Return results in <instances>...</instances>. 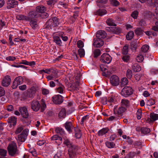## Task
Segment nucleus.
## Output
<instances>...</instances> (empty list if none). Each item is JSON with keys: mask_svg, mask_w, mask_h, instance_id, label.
<instances>
[{"mask_svg": "<svg viewBox=\"0 0 158 158\" xmlns=\"http://www.w3.org/2000/svg\"><path fill=\"white\" fill-rule=\"evenodd\" d=\"M41 105L39 102L36 100H33L31 102V109L35 112L37 111L40 108L41 111L43 112L46 108V105L44 100L42 99L41 100Z\"/></svg>", "mask_w": 158, "mask_h": 158, "instance_id": "nucleus-1", "label": "nucleus"}, {"mask_svg": "<svg viewBox=\"0 0 158 158\" xmlns=\"http://www.w3.org/2000/svg\"><path fill=\"white\" fill-rule=\"evenodd\" d=\"M7 149L9 155L12 156H14L17 152V147L16 143L12 142L9 144Z\"/></svg>", "mask_w": 158, "mask_h": 158, "instance_id": "nucleus-2", "label": "nucleus"}, {"mask_svg": "<svg viewBox=\"0 0 158 158\" xmlns=\"http://www.w3.org/2000/svg\"><path fill=\"white\" fill-rule=\"evenodd\" d=\"M133 93V90L131 87L125 86L121 90V94L127 97L131 95Z\"/></svg>", "mask_w": 158, "mask_h": 158, "instance_id": "nucleus-3", "label": "nucleus"}, {"mask_svg": "<svg viewBox=\"0 0 158 158\" xmlns=\"http://www.w3.org/2000/svg\"><path fill=\"white\" fill-rule=\"evenodd\" d=\"M28 131L29 130L28 129L24 130L21 134L18 135L17 140L22 142L25 141L28 135Z\"/></svg>", "mask_w": 158, "mask_h": 158, "instance_id": "nucleus-4", "label": "nucleus"}, {"mask_svg": "<svg viewBox=\"0 0 158 158\" xmlns=\"http://www.w3.org/2000/svg\"><path fill=\"white\" fill-rule=\"evenodd\" d=\"M112 58L108 53H104L101 56L100 61L102 63L109 64L111 61Z\"/></svg>", "mask_w": 158, "mask_h": 158, "instance_id": "nucleus-5", "label": "nucleus"}, {"mask_svg": "<svg viewBox=\"0 0 158 158\" xmlns=\"http://www.w3.org/2000/svg\"><path fill=\"white\" fill-rule=\"evenodd\" d=\"M77 151V147L76 146H73L70 147L69 149L68 154L69 158H73L76 155Z\"/></svg>", "mask_w": 158, "mask_h": 158, "instance_id": "nucleus-6", "label": "nucleus"}, {"mask_svg": "<svg viewBox=\"0 0 158 158\" xmlns=\"http://www.w3.org/2000/svg\"><path fill=\"white\" fill-rule=\"evenodd\" d=\"M52 100L55 104H60L63 102V97L60 95H55L52 97Z\"/></svg>", "mask_w": 158, "mask_h": 158, "instance_id": "nucleus-7", "label": "nucleus"}, {"mask_svg": "<svg viewBox=\"0 0 158 158\" xmlns=\"http://www.w3.org/2000/svg\"><path fill=\"white\" fill-rule=\"evenodd\" d=\"M19 110L21 113L23 118H28V113L27 109L26 107H20L19 108Z\"/></svg>", "mask_w": 158, "mask_h": 158, "instance_id": "nucleus-8", "label": "nucleus"}, {"mask_svg": "<svg viewBox=\"0 0 158 158\" xmlns=\"http://www.w3.org/2000/svg\"><path fill=\"white\" fill-rule=\"evenodd\" d=\"M111 84L114 86H116L118 85L119 83V80L118 77L115 75L111 77L110 79Z\"/></svg>", "mask_w": 158, "mask_h": 158, "instance_id": "nucleus-9", "label": "nucleus"}, {"mask_svg": "<svg viewBox=\"0 0 158 158\" xmlns=\"http://www.w3.org/2000/svg\"><path fill=\"white\" fill-rule=\"evenodd\" d=\"M104 44V41L102 39L98 38H94V39L93 44L95 47L99 48L102 46Z\"/></svg>", "mask_w": 158, "mask_h": 158, "instance_id": "nucleus-10", "label": "nucleus"}, {"mask_svg": "<svg viewBox=\"0 0 158 158\" xmlns=\"http://www.w3.org/2000/svg\"><path fill=\"white\" fill-rule=\"evenodd\" d=\"M10 82L11 79L10 77L9 76H6L3 78L2 85L4 87H7L10 85Z\"/></svg>", "mask_w": 158, "mask_h": 158, "instance_id": "nucleus-11", "label": "nucleus"}, {"mask_svg": "<svg viewBox=\"0 0 158 158\" xmlns=\"http://www.w3.org/2000/svg\"><path fill=\"white\" fill-rule=\"evenodd\" d=\"M106 33L104 31L100 30L98 31L96 34V36L97 38L99 39H103L106 36Z\"/></svg>", "mask_w": 158, "mask_h": 158, "instance_id": "nucleus-12", "label": "nucleus"}, {"mask_svg": "<svg viewBox=\"0 0 158 158\" xmlns=\"http://www.w3.org/2000/svg\"><path fill=\"white\" fill-rule=\"evenodd\" d=\"M8 6L7 8L8 9H10L11 8H13L16 7L18 4V2L17 1H15L13 0H9L7 2Z\"/></svg>", "mask_w": 158, "mask_h": 158, "instance_id": "nucleus-13", "label": "nucleus"}, {"mask_svg": "<svg viewBox=\"0 0 158 158\" xmlns=\"http://www.w3.org/2000/svg\"><path fill=\"white\" fill-rule=\"evenodd\" d=\"M17 118L15 116H11L8 118L7 122L10 123V127L14 126L16 125Z\"/></svg>", "mask_w": 158, "mask_h": 158, "instance_id": "nucleus-14", "label": "nucleus"}, {"mask_svg": "<svg viewBox=\"0 0 158 158\" xmlns=\"http://www.w3.org/2000/svg\"><path fill=\"white\" fill-rule=\"evenodd\" d=\"M36 89L34 87H31L28 90L27 95L30 98L33 97L36 93Z\"/></svg>", "mask_w": 158, "mask_h": 158, "instance_id": "nucleus-15", "label": "nucleus"}, {"mask_svg": "<svg viewBox=\"0 0 158 158\" xmlns=\"http://www.w3.org/2000/svg\"><path fill=\"white\" fill-rule=\"evenodd\" d=\"M64 126L66 129L69 133L72 132L73 127L71 122H67L64 124Z\"/></svg>", "mask_w": 158, "mask_h": 158, "instance_id": "nucleus-16", "label": "nucleus"}, {"mask_svg": "<svg viewBox=\"0 0 158 158\" xmlns=\"http://www.w3.org/2000/svg\"><path fill=\"white\" fill-rule=\"evenodd\" d=\"M52 71L50 72L52 73L51 75L47 77V78L48 80H53V78H56L57 77V73L54 69H52Z\"/></svg>", "mask_w": 158, "mask_h": 158, "instance_id": "nucleus-17", "label": "nucleus"}, {"mask_svg": "<svg viewBox=\"0 0 158 158\" xmlns=\"http://www.w3.org/2000/svg\"><path fill=\"white\" fill-rule=\"evenodd\" d=\"M126 110V108L123 106H121L118 108V109L117 111V114L118 116L120 118H122V117L123 114Z\"/></svg>", "mask_w": 158, "mask_h": 158, "instance_id": "nucleus-18", "label": "nucleus"}, {"mask_svg": "<svg viewBox=\"0 0 158 158\" xmlns=\"http://www.w3.org/2000/svg\"><path fill=\"white\" fill-rule=\"evenodd\" d=\"M45 25L46 28L48 29H52V28L55 27L52 21V19H50L46 22Z\"/></svg>", "mask_w": 158, "mask_h": 158, "instance_id": "nucleus-19", "label": "nucleus"}, {"mask_svg": "<svg viewBox=\"0 0 158 158\" xmlns=\"http://www.w3.org/2000/svg\"><path fill=\"white\" fill-rule=\"evenodd\" d=\"M106 10L105 9H99L96 12H94V14L95 15H98L100 16H102L106 14Z\"/></svg>", "mask_w": 158, "mask_h": 158, "instance_id": "nucleus-20", "label": "nucleus"}, {"mask_svg": "<svg viewBox=\"0 0 158 158\" xmlns=\"http://www.w3.org/2000/svg\"><path fill=\"white\" fill-rule=\"evenodd\" d=\"M131 48L132 49L136 50L139 46V42L137 40H135L132 41L131 43Z\"/></svg>", "mask_w": 158, "mask_h": 158, "instance_id": "nucleus-21", "label": "nucleus"}, {"mask_svg": "<svg viewBox=\"0 0 158 158\" xmlns=\"http://www.w3.org/2000/svg\"><path fill=\"white\" fill-rule=\"evenodd\" d=\"M55 131L58 135H60L61 136H64V131L61 128L58 127L56 128L55 129Z\"/></svg>", "mask_w": 158, "mask_h": 158, "instance_id": "nucleus-22", "label": "nucleus"}, {"mask_svg": "<svg viewBox=\"0 0 158 158\" xmlns=\"http://www.w3.org/2000/svg\"><path fill=\"white\" fill-rule=\"evenodd\" d=\"M109 131V129L108 128H104L99 130L98 133V135L99 136H102L106 133Z\"/></svg>", "mask_w": 158, "mask_h": 158, "instance_id": "nucleus-23", "label": "nucleus"}, {"mask_svg": "<svg viewBox=\"0 0 158 158\" xmlns=\"http://www.w3.org/2000/svg\"><path fill=\"white\" fill-rule=\"evenodd\" d=\"M38 13L36 10H33L30 12L29 13V16L31 19L36 18L38 16Z\"/></svg>", "mask_w": 158, "mask_h": 158, "instance_id": "nucleus-24", "label": "nucleus"}, {"mask_svg": "<svg viewBox=\"0 0 158 158\" xmlns=\"http://www.w3.org/2000/svg\"><path fill=\"white\" fill-rule=\"evenodd\" d=\"M36 10L38 13L39 12L40 14L45 11L46 8L43 6H39L36 7Z\"/></svg>", "mask_w": 158, "mask_h": 158, "instance_id": "nucleus-25", "label": "nucleus"}, {"mask_svg": "<svg viewBox=\"0 0 158 158\" xmlns=\"http://www.w3.org/2000/svg\"><path fill=\"white\" fill-rule=\"evenodd\" d=\"M30 24L32 28L34 29H35L38 26L37 21L35 20L31 19Z\"/></svg>", "mask_w": 158, "mask_h": 158, "instance_id": "nucleus-26", "label": "nucleus"}, {"mask_svg": "<svg viewBox=\"0 0 158 158\" xmlns=\"http://www.w3.org/2000/svg\"><path fill=\"white\" fill-rule=\"evenodd\" d=\"M53 40L56 44L59 46L61 45L62 42L59 37L57 36H54L53 37Z\"/></svg>", "mask_w": 158, "mask_h": 158, "instance_id": "nucleus-27", "label": "nucleus"}, {"mask_svg": "<svg viewBox=\"0 0 158 158\" xmlns=\"http://www.w3.org/2000/svg\"><path fill=\"white\" fill-rule=\"evenodd\" d=\"M75 137L76 138L79 139L81 136L80 130L78 128H75Z\"/></svg>", "mask_w": 158, "mask_h": 158, "instance_id": "nucleus-28", "label": "nucleus"}, {"mask_svg": "<svg viewBox=\"0 0 158 158\" xmlns=\"http://www.w3.org/2000/svg\"><path fill=\"white\" fill-rule=\"evenodd\" d=\"M134 32L133 31H130L126 35L127 40H131L133 37Z\"/></svg>", "mask_w": 158, "mask_h": 158, "instance_id": "nucleus-29", "label": "nucleus"}, {"mask_svg": "<svg viewBox=\"0 0 158 158\" xmlns=\"http://www.w3.org/2000/svg\"><path fill=\"white\" fill-rule=\"evenodd\" d=\"M80 85V83L78 81H76L73 84L72 86V88L74 90H77L79 89V86Z\"/></svg>", "mask_w": 158, "mask_h": 158, "instance_id": "nucleus-30", "label": "nucleus"}, {"mask_svg": "<svg viewBox=\"0 0 158 158\" xmlns=\"http://www.w3.org/2000/svg\"><path fill=\"white\" fill-rule=\"evenodd\" d=\"M129 45L127 44H125L123 47L122 50V53L123 55H128V48Z\"/></svg>", "mask_w": 158, "mask_h": 158, "instance_id": "nucleus-31", "label": "nucleus"}, {"mask_svg": "<svg viewBox=\"0 0 158 158\" xmlns=\"http://www.w3.org/2000/svg\"><path fill=\"white\" fill-rule=\"evenodd\" d=\"M58 86V87L56 89V91L60 94L63 93V91L65 89L64 86L62 84Z\"/></svg>", "mask_w": 158, "mask_h": 158, "instance_id": "nucleus-32", "label": "nucleus"}, {"mask_svg": "<svg viewBox=\"0 0 158 158\" xmlns=\"http://www.w3.org/2000/svg\"><path fill=\"white\" fill-rule=\"evenodd\" d=\"M106 23L109 26H116V24L114 23V20L112 19H108L106 21Z\"/></svg>", "mask_w": 158, "mask_h": 158, "instance_id": "nucleus-33", "label": "nucleus"}, {"mask_svg": "<svg viewBox=\"0 0 158 158\" xmlns=\"http://www.w3.org/2000/svg\"><path fill=\"white\" fill-rule=\"evenodd\" d=\"M135 34L137 35H141L143 34V31L140 27H137L134 31Z\"/></svg>", "mask_w": 158, "mask_h": 158, "instance_id": "nucleus-34", "label": "nucleus"}, {"mask_svg": "<svg viewBox=\"0 0 158 158\" xmlns=\"http://www.w3.org/2000/svg\"><path fill=\"white\" fill-rule=\"evenodd\" d=\"M128 82V80L126 78H123L121 80L120 85L121 86H124L127 85Z\"/></svg>", "mask_w": 158, "mask_h": 158, "instance_id": "nucleus-35", "label": "nucleus"}, {"mask_svg": "<svg viewBox=\"0 0 158 158\" xmlns=\"http://www.w3.org/2000/svg\"><path fill=\"white\" fill-rule=\"evenodd\" d=\"M149 48V46L148 45L145 44L142 46L141 48V52L143 54L146 52Z\"/></svg>", "mask_w": 158, "mask_h": 158, "instance_id": "nucleus-36", "label": "nucleus"}, {"mask_svg": "<svg viewBox=\"0 0 158 158\" xmlns=\"http://www.w3.org/2000/svg\"><path fill=\"white\" fill-rule=\"evenodd\" d=\"M66 115V110L64 108H62L59 114V116L61 118H64Z\"/></svg>", "mask_w": 158, "mask_h": 158, "instance_id": "nucleus-37", "label": "nucleus"}, {"mask_svg": "<svg viewBox=\"0 0 158 158\" xmlns=\"http://www.w3.org/2000/svg\"><path fill=\"white\" fill-rule=\"evenodd\" d=\"M121 103L122 106L126 107H129L130 106V102L127 99H123L121 101Z\"/></svg>", "mask_w": 158, "mask_h": 158, "instance_id": "nucleus-38", "label": "nucleus"}, {"mask_svg": "<svg viewBox=\"0 0 158 158\" xmlns=\"http://www.w3.org/2000/svg\"><path fill=\"white\" fill-rule=\"evenodd\" d=\"M143 55V54L141 52L138 55L136 58V60L138 62H141L143 60L144 58Z\"/></svg>", "mask_w": 158, "mask_h": 158, "instance_id": "nucleus-39", "label": "nucleus"}, {"mask_svg": "<svg viewBox=\"0 0 158 158\" xmlns=\"http://www.w3.org/2000/svg\"><path fill=\"white\" fill-rule=\"evenodd\" d=\"M150 129L147 127H142L141 128V132L144 134H147L150 132Z\"/></svg>", "mask_w": 158, "mask_h": 158, "instance_id": "nucleus-40", "label": "nucleus"}, {"mask_svg": "<svg viewBox=\"0 0 158 158\" xmlns=\"http://www.w3.org/2000/svg\"><path fill=\"white\" fill-rule=\"evenodd\" d=\"M51 19H52V21L53 22L55 27L58 26L59 24V19L56 17H55Z\"/></svg>", "mask_w": 158, "mask_h": 158, "instance_id": "nucleus-41", "label": "nucleus"}, {"mask_svg": "<svg viewBox=\"0 0 158 158\" xmlns=\"http://www.w3.org/2000/svg\"><path fill=\"white\" fill-rule=\"evenodd\" d=\"M107 1V0H97V5L99 6H102V5L106 4Z\"/></svg>", "mask_w": 158, "mask_h": 158, "instance_id": "nucleus-42", "label": "nucleus"}, {"mask_svg": "<svg viewBox=\"0 0 158 158\" xmlns=\"http://www.w3.org/2000/svg\"><path fill=\"white\" fill-rule=\"evenodd\" d=\"M64 143L69 148L71 146H73L72 145V143L69 139L66 138H64Z\"/></svg>", "mask_w": 158, "mask_h": 158, "instance_id": "nucleus-43", "label": "nucleus"}, {"mask_svg": "<svg viewBox=\"0 0 158 158\" xmlns=\"http://www.w3.org/2000/svg\"><path fill=\"white\" fill-rule=\"evenodd\" d=\"M122 59L124 62H127L129 60L130 57L129 54L123 55L122 56Z\"/></svg>", "mask_w": 158, "mask_h": 158, "instance_id": "nucleus-44", "label": "nucleus"}, {"mask_svg": "<svg viewBox=\"0 0 158 158\" xmlns=\"http://www.w3.org/2000/svg\"><path fill=\"white\" fill-rule=\"evenodd\" d=\"M19 85L23 83V78L21 76H19L15 78Z\"/></svg>", "mask_w": 158, "mask_h": 158, "instance_id": "nucleus-45", "label": "nucleus"}, {"mask_svg": "<svg viewBox=\"0 0 158 158\" xmlns=\"http://www.w3.org/2000/svg\"><path fill=\"white\" fill-rule=\"evenodd\" d=\"M150 115V118L152 120V121H155L158 119V114L151 113Z\"/></svg>", "mask_w": 158, "mask_h": 158, "instance_id": "nucleus-46", "label": "nucleus"}, {"mask_svg": "<svg viewBox=\"0 0 158 158\" xmlns=\"http://www.w3.org/2000/svg\"><path fill=\"white\" fill-rule=\"evenodd\" d=\"M132 67L134 71H135L139 72L141 70V67L139 65L137 64H134L132 66Z\"/></svg>", "mask_w": 158, "mask_h": 158, "instance_id": "nucleus-47", "label": "nucleus"}, {"mask_svg": "<svg viewBox=\"0 0 158 158\" xmlns=\"http://www.w3.org/2000/svg\"><path fill=\"white\" fill-rule=\"evenodd\" d=\"M106 144L107 147L109 148H114L115 145V144L113 142H109L108 141L106 142Z\"/></svg>", "mask_w": 158, "mask_h": 158, "instance_id": "nucleus-48", "label": "nucleus"}, {"mask_svg": "<svg viewBox=\"0 0 158 158\" xmlns=\"http://www.w3.org/2000/svg\"><path fill=\"white\" fill-rule=\"evenodd\" d=\"M78 54L81 57H83L85 54V51L83 48H79L78 50Z\"/></svg>", "mask_w": 158, "mask_h": 158, "instance_id": "nucleus-49", "label": "nucleus"}, {"mask_svg": "<svg viewBox=\"0 0 158 158\" xmlns=\"http://www.w3.org/2000/svg\"><path fill=\"white\" fill-rule=\"evenodd\" d=\"M111 4L114 6H117L119 4V2L116 0H109Z\"/></svg>", "mask_w": 158, "mask_h": 158, "instance_id": "nucleus-50", "label": "nucleus"}, {"mask_svg": "<svg viewBox=\"0 0 158 158\" xmlns=\"http://www.w3.org/2000/svg\"><path fill=\"white\" fill-rule=\"evenodd\" d=\"M155 102L154 99H150L147 101L146 102V105L147 106H150L154 104Z\"/></svg>", "mask_w": 158, "mask_h": 158, "instance_id": "nucleus-51", "label": "nucleus"}, {"mask_svg": "<svg viewBox=\"0 0 158 158\" xmlns=\"http://www.w3.org/2000/svg\"><path fill=\"white\" fill-rule=\"evenodd\" d=\"M101 54V51L99 49H97L94 51V57L97 58Z\"/></svg>", "mask_w": 158, "mask_h": 158, "instance_id": "nucleus-52", "label": "nucleus"}, {"mask_svg": "<svg viewBox=\"0 0 158 158\" xmlns=\"http://www.w3.org/2000/svg\"><path fill=\"white\" fill-rule=\"evenodd\" d=\"M139 12L137 10H135L132 12L131 16L134 19H135L137 18Z\"/></svg>", "mask_w": 158, "mask_h": 158, "instance_id": "nucleus-53", "label": "nucleus"}, {"mask_svg": "<svg viewBox=\"0 0 158 158\" xmlns=\"http://www.w3.org/2000/svg\"><path fill=\"white\" fill-rule=\"evenodd\" d=\"M126 75L128 78L131 79L132 75V71L130 69H128L127 71Z\"/></svg>", "mask_w": 158, "mask_h": 158, "instance_id": "nucleus-54", "label": "nucleus"}, {"mask_svg": "<svg viewBox=\"0 0 158 158\" xmlns=\"http://www.w3.org/2000/svg\"><path fill=\"white\" fill-rule=\"evenodd\" d=\"M39 15L42 18H46L48 16V14L45 11L40 14Z\"/></svg>", "mask_w": 158, "mask_h": 158, "instance_id": "nucleus-55", "label": "nucleus"}, {"mask_svg": "<svg viewBox=\"0 0 158 158\" xmlns=\"http://www.w3.org/2000/svg\"><path fill=\"white\" fill-rule=\"evenodd\" d=\"M7 151L3 149H0V155L3 156H6L7 153Z\"/></svg>", "mask_w": 158, "mask_h": 158, "instance_id": "nucleus-56", "label": "nucleus"}, {"mask_svg": "<svg viewBox=\"0 0 158 158\" xmlns=\"http://www.w3.org/2000/svg\"><path fill=\"white\" fill-rule=\"evenodd\" d=\"M77 46L79 48H82L84 47V43L81 40H79L77 43Z\"/></svg>", "mask_w": 158, "mask_h": 158, "instance_id": "nucleus-57", "label": "nucleus"}, {"mask_svg": "<svg viewBox=\"0 0 158 158\" xmlns=\"http://www.w3.org/2000/svg\"><path fill=\"white\" fill-rule=\"evenodd\" d=\"M23 127H18L15 131L16 134H18L20 133L23 130Z\"/></svg>", "mask_w": 158, "mask_h": 158, "instance_id": "nucleus-58", "label": "nucleus"}, {"mask_svg": "<svg viewBox=\"0 0 158 158\" xmlns=\"http://www.w3.org/2000/svg\"><path fill=\"white\" fill-rule=\"evenodd\" d=\"M89 118V116L88 115H86L83 117L82 118L81 121V124L82 125L83 124V122L85 121L88 119Z\"/></svg>", "mask_w": 158, "mask_h": 158, "instance_id": "nucleus-59", "label": "nucleus"}, {"mask_svg": "<svg viewBox=\"0 0 158 158\" xmlns=\"http://www.w3.org/2000/svg\"><path fill=\"white\" fill-rule=\"evenodd\" d=\"M155 26L152 27V29L155 31H158V21L155 23Z\"/></svg>", "mask_w": 158, "mask_h": 158, "instance_id": "nucleus-60", "label": "nucleus"}, {"mask_svg": "<svg viewBox=\"0 0 158 158\" xmlns=\"http://www.w3.org/2000/svg\"><path fill=\"white\" fill-rule=\"evenodd\" d=\"M6 109L9 111H11L14 110V108L12 105H9L7 106Z\"/></svg>", "mask_w": 158, "mask_h": 158, "instance_id": "nucleus-61", "label": "nucleus"}, {"mask_svg": "<svg viewBox=\"0 0 158 158\" xmlns=\"http://www.w3.org/2000/svg\"><path fill=\"white\" fill-rule=\"evenodd\" d=\"M19 85L16 80L15 79L12 86V87L13 89H14L16 88Z\"/></svg>", "mask_w": 158, "mask_h": 158, "instance_id": "nucleus-62", "label": "nucleus"}, {"mask_svg": "<svg viewBox=\"0 0 158 158\" xmlns=\"http://www.w3.org/2000/svg\"><path fill=\"white\" fill-rule=\"evenodd\" d=\"M5 94L4 89L1 86H0V97L4 96Z\"/></svg>", "mask_w": 158, "mask_h": 158, "instance_id": "nucleus-63", "label": "nucleus"}, {"mask_svg": "<svg viewBox=\"0 0 158 158\" xmlns=\"http://www.w3.org/2000/svg\"><path fill=\"white\" fill-rule=\"evenodd\" d=\"M137 118L138 119H140L141 117L142 112L140 110H138L136 114Z\"/></svg>", "mask_w": 158, "mask_h": 158, "instance_id": "nucleus-64", "label": "nucleus"}]
</instances>
